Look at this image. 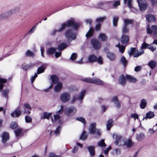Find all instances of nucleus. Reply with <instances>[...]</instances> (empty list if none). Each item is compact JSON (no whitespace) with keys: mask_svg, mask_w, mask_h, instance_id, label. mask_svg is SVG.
<instances>
[{"mask_svg":"<svg viewBox=\"0 0 157 157\" xmlns=\"http://www.w3.org/2000/svg\"><path fill=\"white\" fill-rule=\"evenodd\" d=\"M149 45L145 42L143 43L141 45V48L140 49V51H138L136 50V48H132L130 52L128 53L129 56L133 55L134 57H137L141 55L144 53V51L143 50L149 47Z\"/></svg>","mask_w":157,"mask_h":157,"instance_id":"1","label":"nucleus"},{"mask_svg":"<svg viewBox=\"0 0 157 157\" xmlns=\"http://www.w3.org/2000/svg\"><path fill=\"white\" fill-rule=\"evenodd\" d=\"M82 80L87 82L92 83L98 85H103L104 83L103 81L97 78H85L82 79Z\"/></svg>","mask_w":157,"mask_h":157,"instance_id":"2","label":"nucleus"},{"mask_svg":"<svg viewBox=\"0 0 157 157\" xmlns=\"http://www.w3.org/2000/svg\"><path fill=\"white\" fill-rule=\"evenodd\" d=\"M96 123L91 124L89 128V130L90 133L91 134H96L97 136H99L101 134V132L100 130L96 128Z\"/></svg>","mask_w":157,"mask_h":157,"instance_id":"3","label":"nucleus"},{"mask_svg":"<svg viewBox=\"0 0 157 157\" xmlns=\"http://www.w3.org/2000/svg\"><path fill=\"white\" fill-rule=\"evenodd\" d=\"M65 35L69 40L75 39L76 37V34L72 30L69 29L66 31Z\"/></svg>","mask_w":157,"mask_h":157,"instance_id":"4","label":"nucleus"},{"mask_svg":"<svg viewBox=\"0 0 157 157\" xmlns=\"http://www.w3.org/2000/svg\"><path fill=\"white\" fill-rule=\"evenodd\" d=\"M113 139L116 138L117 140L115 142L116 145L119 146L124 145V138L119 135L116 134H113Z\"/></svg>","mask_w":157,"mask_h":157,"instance_id":"5","label":"nucleus"},{"mask_svg":"<svg viewBox=\"0 0 157 157\" xmlns=\"http://www.w3.org/2000/svg\"><path fill=\"white\" fill-rule=\"evenodd\" d=\"M71 98L70 94L66 92L62 93L60 96V99L63 103H66L69 101Z\"/></svg>","mask_w":157,"mask_h":157,"instance_id":"6","label":"nucleus"},{"mask_svg":"<svg viewBox=\"0 0 157 157\" xmlns=\"http://www.w3.org/2000/svg\"><path fill=\"white\" fill-rule=\"evenodd\" d=\"M137 2L141 11H144L146 10L147 4L145 0H137Z\"/></svg>","mask_w":157,"mask_h":157,"instance_id":"7","label":"nucleus"},{"mask_svg":"<svg viewBox=\"0 0 157 157\" xmlns=\"http://www.w3.org/2000/svg\"><path fill=\"white\" fill-rule=\"evenodd\" d=\"M63 24H67L66 27L73 25L74 28L75 29L78 28L80 25V24L79 23L75 22L73 18H71L70 20L68 21L67 23H65Z\"/></svg>","mask_w":157,"mask_h":157,"instance_id":"8","label":"nucleus"},{"mask_svg":"<svg viewBox=\"0 0 157 157\" xmlns=\"http://www.w3.org/2000/svg\"><path fill=\"white\" fill-rule=\"evenodd\" d=\"M157 26L155 25H152L150 28L148 25L147 28V33L148 34H151L153 33L156 35L157 33Z\"/></svg>","mask_w":157,"mask_h":157,"instance_id":"9","label":"nucleus"},{"mask_svg":"<svg viewBox=\"0 0 157 157\" xmlns=\"http://www.w3.org/2000/svg\"><path fill=\"white\" fill-rule=\"evenodd\" d=\"M111 1H106L99 2L96 5V7L97 8H101L102 7L106 6V5L109 4L112 2Z\"/></svg>","mask_w":157,"mask_h":157,"instance_id":"10","label":"nucleus"},{"mask_svg":"<svg viewBox=\"0 0 157 157\" xmlns=\"http://www.w3.org/2000/svg\"><path fill=\"white\" fill-rule=\"evenodd\" d=\"M91 42L93 48L95 49H98L100 48L101 44L98 40L92 39Z\"/></svg>","mask_w":157,"mask_h":157,"instance_id":"11","label":"nucleus"},{"mask_svg":"<svg viewBox=\"0 0 157 157\" xmlns=\"http://www.w3.org/2000/svg\"><path fill=\"white\" fill-rule=\"evenodd\" d=\"M67 24H62L61 25V27L58 30H54L51 33V35L54 36L57 32H61L64 30L66 28Z\"/></svg>","mask_w":157,"mask_h":157,"instance_id":"12","label":"nucleus"},{"mask_svg":"<svg viewBox=\"0 0 157 157\" xmlns=\"http://www.w3.org/2000/svg\"><path fill=\"white\" fill-rule=\"evenodd\" d=\"M124 3L125 4L128 2V5L129 8L131 9V11L134 13H136L137 10L133 8L132 5V0H124Z\"/></svg>","mask_w":157,"mask_h":157,"instance_id":"13","label":"nucleus"},{"mask_svg":"<svg viewBox=\"0 0 157 157\" xmlns=\"http://www.w3.org/2000/svg\"><path fill=\"white\" fill-rule=\"evenodd\" d=\"M146 18L149 22H155L156 20L155 16L152 14H147L146 16Z\"/></svg>","mask_w":157,"mask_h":157,"instance_id":"14","label":"nucleus"},{"mask_svg":"<svg viewBox=\"0 0 157 157\" xmlns=\"http://www.w3.org/2000/svg\"><path fill=\"white\" fill-rule=\"evenodd\" d=\"M2 142L3 143H5L9 138V134L6 132H3L2 135Z\"/></svg>","mask_w":157,"mask_h":157,"instance_id":"15","label":"nucleus"},{"mask_svg":"<svg viewBox=\"0 0 157 157\" xmlns=\"http://www.w3.org/2000/svg\"><path fill=\"white\" fill-rule=\"evenodd\" d=\"M21 114V110L17 109L13 111L11 114L12 117H18Z\"/></svg>","mask_w":157,"mask_h":157,"instance_id":"16","label":"nucleus"},{"mask_svg":"<svg viewBox=\"0 0 157 157\" xmlns=\"http://www.w3.org/2000/svg\"><path fill=\"white\" fill-rule=\"evenodd\" d=\"M52 114L51 113L44 112L43 113V114L41 115L40 118L41 119H46L48 120L52 116Z\"/></svg>","mask_w":157,"mask_h":157,"instance_id":"17","label":"nucleus"},{"mask_svg":"<svg viewBox=\"0 0 157 157\" xmlns=\"http://www.w3.org/2000/svg\"><path fill=\"white\" fill-rule=\"evenodd\" d=\"M129 41V37L128 35H123L121 37V41L124 44H126L128 43Z\"/></svg>","mask_w":157,"mask_h":157,"instance_id":"18","label":"nucleus"},{"mask_svg":"<svg viewBox=\"0 0 157 157\" xmlns=\"http://www.w3.org/2000/svg\"><path fill=\"white\" fill-rule=\"evenodd\" d=\"M145 136L143 132H141L137 134L136 136V139L138 141H141L145 139Z\"/></svg>","mask_w":157,"mask_h":157,"instance_id":"19","label":"nucleus"},{"mask_svg":"<svg viewBox=\"0 0 157 157\" xmlns=\"http://www.w3.org/2000/svg\"><path fill=\"white\" fill-rule=\"evenodd\" d=\"M126 78L127 81L130 82L135 83L137 81L135 78L129 75H126Z\"/></svg>","mask_w":157,"mask_h":157,"instance_id":"20","label":"nucleus"},{"mask_svg":"<svg viewBox=\"0 0 157 157\" xmlns=\"http://www.w3.org/2000/svg\"><path fill=\"white\" fill-rule=\"evenodd\" d=\"M118 81L119 84L122 85H124L126 82L125 77L123 75H121L119 77Z\"/></svg>","mask_w":157,"mask_h":157,"instance_id":"21","label":"nucleus"},{"mask_svg":"<svg viewBox=\"0 0 157 157\" xmlns=\"http://www.w3.org/2000/svg\"><path fill=\"white\" fill-rule=\"evenodd\" d=\"M123 146H125L128 147H130L132 146L133 144L131 140L129 139L124 140Z\"/></svg>","mask_w":157,"mask_h":157,"instance_id":"22","label":"nucleus"},{"mask_svg":"<svg viewBox=\"0 0 157 157\" xmlns=\"http://www.w3.org/2000/svg\"><path fill=\"white\" fill-rule=\"evenodd\" d=\"M24 105L25 108L24 109V113L29 114L30 113V111L31 109L28 103H25L24 104Z\"/></svg>","mask_w":157,"mask_h":157,"instance_id":"23","label":"nucleus"},{"mask_svg":"<svg viewBox=\"0 0 157 157\" xmlns=\"http://www.w3.org/2000/svg\"><path fill=\"white\" fill-rule=\"evenodd\" d=\"M76 110L75 108L74 107H72L69 108L66 112V113L67 115H69L71 114H73L76 112Z\"/></svg>","mask_w":157,"mask_h":157,"instance_id":"24","label":"nucleus"},{"mask_svg":"<svg viewBox=\"0 0 157 157\" xmlns=\"http://www.w3.org/2000/svg\"><path fill=\"white\" fill-rule=\"evenodd\" d=\"M107 57L111 61L114 60L116 58L115 55L112 52H108L107 54Z\"/></svg>","mask_w":157,"mask_h":157,"instance_id":"25","label":"nucleus"},{"mask_svg":"<svg viewBox=\"0 0 157 157\" xmlns=\"http://www.w3.org/2000/svg\"><path fill=\"white\" fill-rule=\"evenodd\" d=\"M94 147L93 146H89L87 147V149L91 156L95 155Z\"/></svg>","mask_w":157,"mask_h":157,"instance_id":"26","label":"nucleus"},{"mask_svg":"<svg viewBox=\"0 0 157 157\" xmlns=\"http://www.w3.org/2000/svg\"><path fill=\"white\" fill-rule=\"evenodd\" d=\"M155 115L153 112L150 111L147 113L145 117L144 116L143 120L144 119H147V118L151 119L153 118Z\"/></svg>","mask_w":157,"mask_h":157,"instance_id":"27","label":"nucleus"},{"mask_svg":"<svg viewBox=\"0 0 157 157\" xmlns=\"http://www.w3.org/2000/svg\"><path fill=\"white\" fill-rule=\"evenodd\" d=\"M88 61L90 63H93L96 61L97 57L94 55H91L88 58Z\"/></svg>","mask_w":157,"mask_h":157,"instance_id":"28","label":"nucleus"},{"mask_svg":"<svg viewBox=\"0 0 157 157\" xmlns=\"http://www.w3.org/2000/svg\"><path fill=\"white\" fill-rule=\"evenodd\" d=\"M86 91L85 90H82L77 97V99L79 100H82L84 98Z\"/></svg>","mask_w":157,"mask_h":157,"instance_id":"29","label":"nucleus"},{"mask_svg":"<svg viewBox=\"0 0 157 157\" xmlns=\"http://www.w3.org/2000/svg\"><path fill=\"white\" fill-rule=\"evenodd\" d=\"M62 88V84L61 82L58 83L55 86L54 90L56 92L59 91Z\"/></svg>","mask_w":157,"mask_h":157,"instance_id":"30","label":"nucleus"},{"mask_svg":"<svg viewBox=\"0 0 157 157\" xmlns=\"http://www.w3.org/2000/svg\"><path fill=\"white\" fill-rule=\"evenodd\" d=\"M120 62L124 67H125L127 64L128 61L124 56H122L120 59Z\"/></svg>","mask_w":157,"mask_h":157,"instance_id":"31","label":"nucleus"},{"mask_svg":"<svg viewBox=\"0 0 157 157\" xmlns=\"http://www.w3.org/2000/svg\"><path fill=\"white\" fill-rule=\"evenodd\" d=\"M52 121L53 123L57 121L59 123H60V116L57 114L54 116V119L51 118Z\"/></svg>","mask_w":157,"mask_h":157,"instance_id":"32","label":"nucleus"},{"mask_svg":"<svg viewBox=\"0 0 157 157\" xmlns=\"http://www.w3.org/2000/svg\"><path fill=\"white\" fill-rule=\"evenodd\" d=\"M147 104V101L146 99H142L140 103V107L142 109H144L145 107Z\"/></svg>","mask_w":157,"mask_h":157,"instance_id":"33","label":"nucleus"},{"mask_svg":"<svg viewBox=\"0 0 157 157\" xmlns=\"http://www.w3.org/2000/svg\"><path fill=\"white\" fill-rule=\"evenodd\" d=\"M107 36L105 35V34L101 33H100L99 36V38L102 41H105L107 39Z\"/></svg>","mask_w":157,"mask_h":157,"instance_id":"34","label":"nucleus"},{"mask_svg":"<svg viewBox=\"0 0 157 157\" xmlns=\"http://www.w3.org/2000/svg\"><path fill=\"white\" fill-rule=\"evenodd\" d=\"M134 21L133 19H125L124 20V25L127 26L129 24H132Z\"/></svg>","mask_w":157,"mask_h":157,"instance_id":"35","label":"nucleus"},{"mask_svg":"<svg viewBox=\"0 0 157 157\" xmlns=\"http://www.w3.org/2000/svg\"><path fill=\"white\" fill-rule=\"evenodd\" d=\"M113 122L112 119L109 120L107 122L106 127L107 130H109L110 129L111 127L113 125Z\"/></svg>","mask_w":157,"mask_h":157,"instance_id":"36","label":"nucleus"},{"mask_svg":"<svg viewBox=\"0 0 157 157\" xmlns=\"http://www.w3.org/2000/svg\"><path fill=\"white\" fill-rule=\"evenodd\" d=\"M148 65L151 69H153L156 67V63L155 61H151L148 63Z\"/></svg>","mask_w":157,"mask_h":157,"instance_id":"37","label":"nucleus"},{"mask_svg":"<svg viewBox=\"0 0 157 157\" xmlns=\"http://www.w3.org/2000/svg\"><path fill=\"white\" fill-rule=\"evenodd\" d=\"M7 82L6 79L0 78V90H1L3 87V84Z\"/></svg>","mask_w":157,"mask_h":157,"instance_id":"38","label":"nucleus"},{"mask_svg":"<svg viewBox=\"0 0 157 157\" xmlns=\"http://www.w3.org/2000/svg\"><path fill=\"white\" fill-rule=\"evenodd\" d=\"M106 17L105 16L100 17L97 18L96 20V21L98 23H102L106 19Z\"/></svg>","mask_w":157,"mask_h":157,"instance_id":"39","label":"nucleus"},{"mask_svg":"<svg viewBox=\"0 0 157 157\" xmlns=\"http://www.w3.org/2000/svg\"><path fill=\"white\" fill-rule=\"evenodd\" d=\"M67 45L65 43H62L60 44L58 46V49L59 51H61L66 48L67 47Z\"/></svg>","mask_w":157,"mask_h":157,"instance_id":"40","label":"nucleus"},{"mask_svg":"<svg viewBox=\"0 0 157 157\" xmlns=\"http://www.w3.org/2000/svg\"><path fill=\"white\" fill-rule=\"evenodd\" d=\"M45 69V67L44 65L41 66L38 68L37 71V74H40V73L43 72Z\"/></svg>","mask_w":157,"mask_h":157,"instance_id":"41","label":"nucleus"},{"mask_svg":"<svg viewBox=\"0 0 157 157\" xmlns=\"http://www.w3.org/2000/svg\"><path fill=\"white\" fill-rule=\"evenodd\" d=\"M22 129L20 128H19L14 131L16 136H20L22 132Z\"/></svg>","mask_w":157,"mask_h":157,"instance_id":"42","label":"nucleus"},{"mask_svg":"<svg viewBox=\"0 0 157 157\" xmlns=\"http://www.w3.org/2000/svg\"><path fill=\"white\" fill-rule=\"evenodd\" d=\"M94 31V29L92 28H90L89 31L86 35V37L88 38L92 36L93 33Z\"/></svg>","mask_w":157,"mask_h":157,"instance_id":"43","label":"nucleus"},{"mask_svg":"<svg viewBox=\"0 0 157 157\" xmlns=\"http://www.w3.org/2000/svg\"><path fill=\"white\" fill-rule=\"evenodd\" d=\"M51 78L53 83H56L59 81L58 77L56 75H52L51 76Z\"/></svg>","mask_w":157,"mask_h":157,"instance_id":"44","label":"nucleus"},{"mask_svg":"<svg viewBox=\"0 0 157 157\" xmlns=\"http://www.w3.org/2000/svg\"><path fill=\"white\" fill-rule=\"evenodd\" d=\"M116 47L119 48L120 52L121 53H123L124 51L125 47L123 45L121 46L119 43L117 45H116Z\"/></svg>","mask_w":157,"mask_h":157,"instance_id":"45","label":"nucleus"},{"mask_svg":"<svg viewBox=\"0 0 157 157\" xmlns=\"http://www.w3.org/2000/svg\"><path fill=\"white\" fill-rule=\"evenodd\" d=\"M118 19L119 17L117 16H114L113 17V24L114 26H117V22L118 21Z\"/></svg>","mask_w":157,"mask_h":157,"instance_id":"46","label":"nucleus"},{"mask_svg":"<svg viewBox=\"0 0 157 157\" xmlns=\"http://www.w3.org/2000/svg\"><path fill=\"white\" fill-rule=\"evenodd\" d=\"M122 33L124 34H127L129 32V29L125 25L123 26L122 29Z\"/></svg>","mask_w":157,"mask_h":157,"instance_id":"47","label":"nucleus"},{"mask_svg":"<svg viewBox=\"0 0 157 157\" xmlns=\"http://www.w3.org/2000/svg\"><path fill=\"white\" fill-rule=\"evenodd\" d=\"M96 61L100 64H103V58L101 56H99L98 58H97Z\"/></svg>","mask_w":157,"mask_h":157,"instance_id":"48","label":"nucleus"},{"mask_svg":"<svg viewBox=\"0 0 157 157\" xmlns=\"http://www.w3.org/2000/svg\"><path fill=\"white\" fill-rule=\"evenodd\" d=\"M34 55L33 53L29 50H28L26 53V56H27L33 57Z\"/></svg>","mask_w":157,"mask_h":157,"instance_id":"49","label":"nucleus"},{"mask_svg":"<svg viewBox=\"0 0 157 157\" xmlns=\"http://www.w3.org/2000/svg\"><path fill=\"white\" fill-rule=\"evenodd\" d=\"M98 145L100 147H103L106 146L104 140H102L98 143Z\"/></svg>","mask_w":157,"mask_h":157,"instance_id":"50","label":"nucleus"},{"mask_svg":"<svg viewBox=\"0 0 157 157\" xmlns=\"http://www.w3.org/2000/svg\"><path fill=\"white\" fill-rule=\"evenodd\" d=\"M112 1L113 2H112L110 3L109 4L113 3V6L114 7H116L120 4V2L119 1Z\"/></svg>","mask_w":157,"mask_h":157,"instance_id":"51","label":"nucleus"},{"mask_svg":"<svg viewBox=\"0 0 157 157\" xmlns=\"http://www.w3.org/2000/svg\"><path fill=\"white\" fill-rule=\"evenodd\" d=\"M57 49V48H49L48 50V53L49 54H52L55 52L56 50Z\"/></svg>","mask_w":157,"mask_h":157,"instance_id":"52","label":"nucleus"},{"mask_svg":"<svg viewBox=\"0 0 157 157\" xmlns=\"http://www.w3.org/2000/svg\"><path fill=\"white\" fill-rule=\"evenodd\" d=\"M18 125L16 122H12L10 124V128L13 129H15L17 128Z\"/></svg>","mask_w":157,"mask_h":157,"instance_id":"53","label":"nucleus"},{"mask_svg":"<svg viewBox=\"0 0 157 157\" xmlns=\"http://www.w3.org/2000/svg\"><path fill=\"white\" fill-rule=\"evenodd\" d=\"M87 136L85 131H83L81 136L80 137V139L82 140H85L86 139Z\"/></svg>","mask_w":157,"mask_h":157,"instance_id":"54","label":"nucleus"},{"mask_svg":"<svg viewBox=\"0 0 157 157\" xmlns=\"http://www.w3.org/2000/svg\"><path fill=\"white\" fill-rule=\"evenodd\" d=\"M153 44H152L149 46V47H147V48H148L151 51L153 52L154 51H155L156 50V47L155 46H153L152 45Z\"/></svg>","mask_w":157,"mask_h":157,"instance_id":"55","label":"nucleus"},{"mask_svg":"<svg viewBox=\"0 0 157 157\" xmlns=\"http://www.w3.org/2000/svg\"><path fill=\"white\" fill-rule=\"evenodd\" d=\"M77 57V54L76 53H74L71 55L70 59L72 61H74L76 59Z\"/></svg>","mask_w":157,"mask_h":157,"instance_id":"56","label":"nucleus"},{"mask_svg":"<svg viewBox=\"0 0 157 157\" xmlns=\"http://www.w3.org/2000/svg\"><path fill=\"white\" fill-rule=\"evenodd\" d=\"M25 120L26 122L30 123L32 122V119L30 117L26 116L25 117Z\"/></svg>","mask_w":157,"mask_h":157,"instance_id":"57","label":"nucleus"},{"mask_svg":"<svg viewBox=\"0 0 157 157\" xmlns=\"http://www.w3.org/2000/svg\"><path fill=\"white\" fill-rule=\"evenodd\" d=\"M76 120L81 122L82 123L84 124L85 125L86 124V122L84 118L82 117H79L76 118Z\"/></svg>","mask_w":157,"mask_h":157,"instance_id":"58","label":"nucleus"},{"mask_svg":"<svg viewBox=\"0 0 157 157\" xmlns=\"http://www.w3.org/2000/svg\"><path fill=\"white\" fill-rule=\"evenodd\" d=\"M155 132V130L153 128H149L148 129V133L150 134H153Z\"/></svg>","mask_w":157,"mask_h":157,"instance_id":"59","label":"nucleus"},{"mask_svg":"<svg viewBox=\"0 0 157 157\" xmlns=\"http://www.w3.org/2000/svg\"><path fill=\"white\" fill-rule=\"evenodd\" d=\"M61 129V127L60 126H58L57 128L55 131V133L56 134V135H57L59 134L60 132Z\"/></svg>","mask_w":157,"mask_h":157,"instance_id":"60","label":"nucleus"},{"mask_svg":"<svg viewBox=\"0 0 157 157\" xmlns=\"http://www.w3.org/2000/svg\"><path fill=\"white\" fill-rule=\"evenodd\" d=\"M101 26L100 23H98L95 26V30L97 31H99L100 30Z\"/></svg>","mask_w":157,"mask_h":157,"instance_id":"61","label":"nucleus"},{"mask_svg":"<svg viewBox=\"0 0 157 157\" xmlns=\"http://www.w3.org/2000/svg\"><path fill=\"white\" fill-rule=\"evenodd\" d=\"M36 28V26L34 25L28 32V33L31 34L33 33L35 30Z\"/></svg>","mask_w":157,"mask_h":157,"instance_id":"62","label":"nucleus"},{"mask_svg":"<svg viewBox=\"0 0 157 157\" xmlns=\"http://www.w3.org/2000/svg\"><path fill=\"white\" fill-rule=\"evenodd\" d=\"M131 117L134 118L135 119H138V116L136 114L133 113L131 115Z\"/></svg>","mask_w":157,"mask_h":157,"instance_id":"63","label":"nucleus"},{"mask_svg":"<svg viewBox=\"0 0 157 157\" xmlns=\"http://www.w3.org/2000/svg\"><path fill=\"white\" fill-rule=\"evenodd\" d=\"M49 157H58L57 155H56L54 153H50L49 154Z\"/></svg>","mask_w":157,"mask_h":157,"instance_id":"64","label":"nucleus"}]
</instances>
